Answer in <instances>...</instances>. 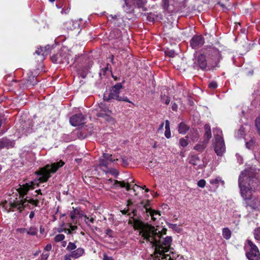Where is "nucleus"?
<instances>
[{"label": "nucleus", "mask_w": 260, "mask_h": 260, "mask_svg": "<svg viewBox=\"0 0 260 260\" xmlns=\"http://www.w3.org/2000/svg\"><path fill=\"white\" fill-rule=\"evenodd\" d=\"M136 226L143 240L155 247L154 260H173L169 252L172 242L171 236H167L166 232L158 231L153 226L148 224L140 223Z\"/></svg>", "instance_id": "obj_1"}, {"label": "nucleus", "mask_w": 260, "mask_h": 260, "mask_svg": "<svg viewBox=\"0 0 260 260\" xmlns=\"http://www.w3.org/2000/svg\"><path fill=\"white\" fill-rule=\"evenodd\" d=\"M239 186L241 196L247 206L255 210L260 209V200L252 196L259 186V181L255 170L250 168L242 172L239 177Z\"/></svg>", "instance_id": "obj_2"}, {"label": "nucleus", "mask_w": 260, "mask_h": 260, "mask_svg": "<svg viewBox=\"0 0 260 260\" xmlns=\"http://www.w3.org/2000/svg\"><path fill=\"white\" fill-rule=\"evenodd\" d=\"M36 182V181H31L29 183H26L25 184L20 185L18 190L20 196L22 197V199L20 200H17L13 202H10L4 205L8 212L15 210H18L19 212H21L25 208L29 206V204H31L36 207L38 206L39 200L38 199L34 200L33 199H30L28 200L26 198L23 199L24 196L27 193L29 189L34 188V185L37 184Z\"/></svg>", "instance_id": "obj_3"}, {"label": "nucleus", "mask_w": 260, "mask_h": 260, "mask_svg": "<svg viewBox=\"0 0 260 260\" xmlns=\"http://www.w3.org/2000/svg\"><path fill=\"white\" fill-rule=\"evenodd\" d=\"M64 164V162L63 161L60 160L51 165H47L44 167L41 168L36 172L37 175L40 176L38 180L41 182H46L50 177L51 174L55 173L58 169L62 167Z\"/></svg>", "instance_id": "obj_4"}, {"label": "nucleus", "mask_w": 260, "mask_h": 260, "mask_svg": "<svg viewBox=\"0 0 260 260\" xmlns=\"http://www.w3.org/2000/svg\"><path fill=\"white\" fill-rule=\"evenodd\" d=\"M185 0H162L161 6L164 11L168 13H176L184 8Z\"/></svg>", "instance_id": "obj_5"}, {"label": "nucleus", "mask_w": 260, "mask_h": 260, "mask_svg": "<svg viewBox=\"0 0 260 260\" xmlns=\"http://www.w3.org/2000/svg\"><path fill=\"white\" fill-rule=\"evenodd\" d=\"M214 135V150L218 156H222L225 151V146L222 131L215 128L213 130Z\"/></svg>", "instance_id": "obj_6"}, {"label": "nucleus", "mask_w": 260, "mask_h": 260, "mask_svg": "<svg viewBox=\"0 0 260 260\" xmlns=\"http://www.w3.org/2000/svg\"><path fill=\"white\" fill-rule=\"evenodd\" d=\"M123 88L122 83H118L113 86L109 93L108 96L107 97L104 96V100L106 101H110L111 100L115 99L118 101H125L129 103H134L130 101L126 96H120L119 95L120 90Z\"/></svg>", "instance_id": "obj_7"}, {"label": "nucleus", "mask_w": 260, "mask_h": 260, "mask_svg": "<svg viewBox=\"0 0 260 260\" xmlns=\"http://www.w3.org/2000/svg\"><path fill=\"white\" fill-rule=\"evenodd\" d=\"M245 250L247 258L250 260H260V252L258 248L251 240H247Z\"/></svg>", "instance_id": "obj_8"}, {"label": "nucleus", "mask_w": 260, "mask_h": 260, "mask_svg": "<svg viewBox=\"0 0 260 260\" xmlns=\"http://www.w3.org/2000/svg\"><path fill=\"white\" fill-rule=\"evenodd\" d=\"M192 68L194 69L205 71L207 70V61L206 56L203 54H200L194 56L193 59Z\"/></svg>", "instance_id": "obj_9"}, {"label": "nucleus", "mask_w": 260, "mask_h": 260, "mask_svg": "<svg viewBox=\"0 0 260 260\" xmlns=\"http://www.w3.org/2000/svg\"><path fill=\"white\" fill-rule=\"evenodd\" d=\"M124 2L125 6H123V8L127 13L133 12L134 6L143 8L146 3V0H124Z\"/></svg>", "instance_id": "obj_10"}, {"label": "nucleus", "mask_w": 260, "mask_h": 260, "mask_svg": "<svg viewBox=\"0 0 260 260\" xmlns=\"http://www.w3.org/2000/svg\"><path fill=\"white\" fill-rule=\"evenodd\" d=\"M51 59L52 61L55 63H69V58L66 54L57 53L52 55Z\"/></svg>", "instance_id": "obj_11"}, {"label": "nucleus", "mask_w": 260, "mask_h": 260, "mask_svg": "<svg viewBox=\"0 0 260 260\" xmlns=\"http://www.w3.org/2000/svg\"><path fill=\"white\" fill-rule=\"evenodd\" d=\"M85 117L82 114H76L70 118V122L72 125L76 126L83 124L85 123Z\"/></svg>", "instance_id": "obj_12"}, {"label": "nucleus", "mask_w": 260, "mask_h": 260, "mask_svg": "<svg viewBox=\"0 0 260 260\" xmlns=\"http://www.w3.org/2000/svg\"><path fill=\"white\" fill-rule=\"evenodd\" d=\"M105 183L108 185H111L113 187H116L119 185L121 187H125L127 190H129L131 189V185L129 183L126 184L124 181H118L116 180L108 179L106 180Z\"/></svg>", "instance_id": "obj_13"}, {"label": "nucleus", "mask_w": 260, "mask_h": 260, "mask_svg": "<svg viewBox=\"0 0 260 260\" xmlns=\"http://www.w3.org/2000/svg\"><path fill=\"white\" fill-rule=\"evenodd\" d=\"M204 44V39L202 36H195L190 40V46L193 49H198Z\"/></svg>", "instance_id": "obj_14"}, {"label": "nucleus", "mask_w": 260, "mask_h": 260, "mask_svg": "<svg viewBox=\"0 0 260 260\" xmlns=\"http://www.w3.org/2000/svg\"><path fill=\"white\" fill-rule=\"evenodd\" d=\"M149 204V202L148 201L147 203L144 205V207L146 209V212L151 216V218L153 221L159 219L161 215L160 211H156L150 208H148Z\"/></svg>", "instance_id": "obj_15"}, {"label": "nucleus", "mask_w": 260, "mask_h": 260, "mask_svg": "<svg viewBox=\"0 0 260 260\" xmlns=\"http://www.w3.org/2000/svg\"><path fill=\"white\" fill-rule=\"evenodd\" d=\"M189 162L193 166H197V169H202L205 167L203 164L202 163L200 157L197 155H192L188 158Z\"/></svg>", "instance_id": "obj_16"}, {"label": "nucleus", "mask_w": 260, "mask_h": 260, "mask_svg": "<svg viewBox=\"0 0 260 260\" xmlns=\"http://www.w3.org/2000/svg\"><path fill=\"white\" fill-rule=\"evenodd\" d=\"M14 143L7 138H2L0 139V149L3 148H9L13 147Z\"/></svg>", "instance_id": "obj_17"}, {"label": "nucleus", "mask_w": 260, "mask_h": 260, "mask_svg": "<svg viewBox=\"0 0 260 260\" xmlns=\"http://www.w3.org/2000/svg\"><path fill=\"white\" fill-rule=\"evenodd\" d=\"M186 136L188 139H190L192 142H196L200 137V134L197 129L192 128Z\"/></svg>", "instance_id": "obj_18"}, {"label": "nucleus", "mask_w": 260, "mask_h": 260, "mask_svg": "<svg viewBox=\"0 0 260 260\" xmlns=\"http://www.w3.org/2000/svg\"><path fill=\"white\" fill-rule=\"evenodd\" d=\"M84 254L85 250L82 247L76 248L74 251L70 253L71 256H72V257L74 259L78 258L83 256Z\"/></svg>", "instance_id": "obj_19"}, {"label": "nucleus", "mask_w": 260, "mask_h": 260, "mask_svg": "<svg viewBox=\"0 0 260 260\" xmlns=\"http://www.w3.org/2000/svg\"><path fill=\"white\" fill-rule=\"evenodd\" d=\"M32 122L29 120L25 121L22 125V128L26 134L31 133L32 131Z\"/></svg>", "instance_id": "obj_20"}, {"label": "nucleus", "mask_w": 260, "mask_h": 260, "mask_svg": "<svg viewBox=\"0 0 260 260\" xmlns=\"http://www.w3.org/2000/svg\"><path fill=\"white\" fill-rule=\"evenodd\" d=\"M205 133L204 135V141L207 143H208L209 140L212 137L211 127L209 124H206L204 125Z\"/></svg>", "instance_id": "obj_21"}, {"label": "nucleus", "mask_w": 260, "mask_h": 260, "mask_svg": "<svg viewBox=\"0 0 260 260\" xmlns=\"http://www.w3.org/2000/svg\"><path fill=\"white\" fill-rule=\"evenodd\" d=\"M50 48V46L49 45L45 46V47H41L36 51V53L38 55H42L44 57L49 53Z\"/></svg>", "instance_id": "obj_22"}, {"label": "nucleus", "mask_w": 260, "mask_h": 260, "mask_svg": "<svg viewBox=\"0 0 260 260\" xmlns=\"http://www.w3.org/2000/svg\"><path fill=\"white\" fill-rule=\"evenodd\" d=\"M100 108L101 109V112L98 113L97 116L98 117H104L105 115H108V114H111L112 113V111L103 105H102V106L100 107Z\"/></svg>", "instance_id": "obj_23"}, {"label": "nucleus", "mask_w": 260, "mask_h": 260, "mask_svg": "<svg viewBox=\"0 0 260 260\" xmlns=\"http://www.w3.org/2000/svg\"><path fill=\"white\" fill-rule=\"evenodd\" d=\"M210 183L215 188H217L220 184L223 186L224 184V181L220 177L210 179Z\"/></svg>", "instance_id": "obj_24"}, {"label": "nucleus", "mask_w": 260, "mask_h": 260, "mask_svg": "<svg viewBox=\"0 0 260 260\" xmlns=\"http://www.w3.org/2000/svg\"><path fill=\"white\" fill-rule=\"evenodd\" d=\"M189 127L184 122H181L178 125V132L181 134H185L189 130Z\"/></svg>", "instance_id": "obj_25"}, {"label": "nucleus", "mask_w": 260, "mask_h": 260, "mask_svg": "<svg viewBox=\"0 0 260 260\" xmlns=\"http://www.w3.org/2000/svg\"><path fill=\"white\" fill-rule=\"evenodd\" d=\"M208 143H206L204 141L199 144L196 145L193 147V149L197 150L200 152H203L206 147Z\"/></svg>", "instance_id": "obj_26"}, {"label": "nucleus", "mask_w": 260, "mask_h": 260, "mask_svg": "<svg viewBox=\"0 0 260 260\" xmlns=\"http://www.w3.org/2000/svg\"><path fill=\"white\" fill-rule=\"evenodd\" d=\"M161 19V15L155 14L153 13H150L147 16V20L149 21H157Z\"/></svg>", "instance_id": "obj_27"}, {"label": "nucleus", "mask_w": 260, "mask_h": 260, "mask_svg": "<svg viewBox=\"0 0 260 260\" xmlns=\"http://www.w3.org/2000/svg\"><path fill=\"white\" fill-rule=\"evenodd\" d=\"M212 56L215 60L219 61L221 58V54L219 51L215 48H212L211 49Z\"/></svg>", "instance_id": "obj_28"}, {"label": "nucleus", "mask_w": 260, "mask_h": 260, "mask_svg": "<svg viewBox=\"0 0 260 260\" xmlns=\"http://www.w3.org/2000/svg\"><path fill=\"white\" fill-rule=\"evenodd\" d=\"M222 233V236L225 239L229 240L231 237L232 232L229 228H223Z\"/></svg>", "instance_id": "obj_29"}, {"label": "nucleus", "mask_w": 260, "mask_h": 260, "mask_svg": "<svg viewBox=\"0 0 260 260\" xmlns=\"http://www.w3.org/2000/svg\"><path fill=\"white\" fill-rule=\"evenodd\" d=\"M67 234L72 235L76 232V231L78 229L77 226L73 225L72 223H68L67 224Z\"/></svg>", "instance_id": "obj_30"}, {"label": "nucleus", "mask_w": 260, "mask_h": 260, "mask_svg": "<svg viewBox=\"0 0 260 260\" xmlns=\"http://www.w3.org/2000/svg\"><path fill=\"white\" fill-rule=\"evenodd\" d=\"M77 248V245L75 242H70L68 243L66 247V250L70 252L71 253L73 251H74Z\"/></svg>", "instance_id": "obj_31"}, {"label": "nucleus", "mask_w": 260, "mask_h": 260, "mask_svg": "<svg viewBox=\"0 0 260 260\" xmlns=\"http://www.w3.org/2000/svg\"><path fill=\"white\" fill-rule=\"evenodd\" d=\"M189 144L188 139L187 138V136L184 138H182L180 139L179 141V145L180 146L182 147H186Z\"/></svg>", "instance_id": "obj_32"}, {"label": "nucleus", "mask_w": 260, "mask_h": 260, "mask_svg": "<svg viewBox=\"0 0 260 260\" xmlns=\"http://www.w3.org/2000/svg\"><path fill=\"white\" fill-rule=\"evenodd\" d=\"M38 233L37 228L32 226L27 229V235L30 236H35Z\"/></svg>", "instance_id": "obj_33"}, {"label": "nucleus", "mask_w": 260, "mask_h": 260, "mask_svg": "<svg viewBox=\"0 0 260 260\" xmlns=\"http://www.w3.org/2000/svg\"><path fill=\"white\" fill-rule=\"evenodd\" d=\"M83 217L85 218L84 221L88 226H90V223H93L95 220V217L92 215L90 217L87 215H84Z\"/></svg>", "instance_id": "obj_34"}, {"label": "nucleus", "mask_w": 260, "mask_h": 260, "mask_svg": "<svg viewBox=\"0 0 260 260\" xmlns=\"http://www.w3.org/2000/svg\"><path fill=\"white\" fill-rule=\"evenodd\" d=\"M64 238L65 236L63 234H59L54 237V240L56 242H59L62 241Z\"/></svg>", "instance_id": "obj_35"}, {"label": "nucleus", "mask_w": 260, "mask_h": 260, "mask_svg": "<svg viewBox=\"0 0 260 260\" xmlns=\"http://www.w3.org/2000/svg\"><path fill=\"white\" fill-rule=\"evenodd\" d=\"M73 210L71 212L70 214V216L71 218L72 219L73 221L74 222V219L76 218V215H77L79 213V211L76 208H73Z\"/></svg>", "instance_id": "obj_36"}, {"label": "nucleus", "mask_w": 260, "mask_h": 260, "mask_svg": "<svg viewBox=\"0 0 260 260\" xmlns=\"http://www.w3.org/2000/svg\"><path fill=\"white\" fill-rule=\"evenodd\" d=\"M109 164H110V162L107 160H106L105 158H104L103 156H102V158H101L100 159L99 165L100 166L107 167Z\"/></svg>", "instance_id": "obj_37"}, {"label": "nucleus", "mask_w": 260, "mask_h": 260, "mask_svg": "<svg viewBox=\"0 0 260 260\" xmlns=\"http://www.w3.org/2000/svg\"><path fill=\"white\" fill-rule=\"evenodd\" d=\"M112 155L108 153H103V157L107 160L110 163L113 162L115 159H113Z\"/></svg>", "instance_id": "obj_38"}, {"label": "nucleus", "mask_w": 260, "mask_h": 260, "mask_svg": "<svg viewBox=\"0 0 260 260\" xmlns=\"http://www.w3.org/2000/svg\"><path fill=\"white\" fill-rule=\"evenodd\" d=\"M161 100L162 102L165 103L167 105H168L170 102V98L166 95H161Z\"/></svg>", "instance_id": "obj_39"}, {"label": "nucleus", "mask_w": 260, "mask_h": 260, "mask_svg": "<svg viewBox=\"0 0 260 260\" xmlns=\"http://www.w3.org/2000/svg\"><path fill=\"white\" fill-rule=\"evenodd\" d=\"M254 237L255 239L260 241V228L256 229L254 231Z\"/></svg>", "instance_id": "obj_40"}, {"label": "nucleus", "mask_w": 260, "mask_h": 260, "mask_svg": "<svg viewBox=\"0 0 260 260\" xmlns=\"http://www.w3.org/2000/svg\"><path fill=\"white\" fill-rule=\"evenodd\" d=\"M111 114H108V115H105L104 118L108 122L114 123H115V120L111 116Z\"/></svg>", "instance_id": "obj_41"}, {"label": "nucleus", "mask_w": 260, "mask_h": 260, "mask_svg": "<svg viewBox=\"0 0 260 260\" xmlns=\"http://www.w3.org/2000/svg\"><path fill=\"white\" fill-rule=\"evenodd\" d=\"M206 181L204 179H201L198 182L197 185L200 187L204 188L206 185Z\"/></svg>", "instance_id": "obj_42"}, {"label": "nucleus", "mask_w": 260, "mask_h": 260, "mask_svg": "<svg viewBox=\"0 0 260 260\" xmlns=\"http://www.w3.org/2000/svg\"><path fill=\"white\" fill-rule=\"evenodd\" d=\"M16 231L17 233L21 234L26 233L27 234V229L26 228H18Z\"/></svg>", "instance_id": "obj_43"}, {"label": "nucleus", "mask_w": 260, "mask_h": 260, "mask_svg": "<svg viewBox=\"0 0 260 260\" xmlns=\"http://www.w3.org/2000/svg\"><path fill=\"white\" fill-rule=\"evenodd\" d=\"M209 87L210 89H215L217 87V84L215 81H211L209 84Z\"/></svg>", "instance_id": "obj_44"}, {"label": "nucleus", "mask_w": 260, "mask_h": 260, "mask_svg": "<svg viewBox=\"0 0 260 260\" xmlns=\"http://www.w3.org/2000/svg\"><path fill=\"white\" fill-rule=\"evenodd\" d=\"M168 226L170 228L173 229V230L177 231L179 229L178 226L177 224L174 223H169Z\"/></svg>", "instance_id": "obj_45"}, {"label": "nucleus", "mask_w": 260, "mask_h": 260, "mask_svg": "<svg viewBox=\"0 0 260 260\" xmlns=\"http://www.w3.org/2000/svg\"><path fill=\"white\" fill-rule=\"evenodd\" d=\"M165 136L167 139H169L171 137L170 129H166L165 132Z\"/></svg>", "instance_id": "obj_46"}, {"label": "nucleus", "mask_w": 260, "mask_h": 260, "mask_svg": "<svg viewBox=\"0 0 260 260\" xmlns=\"http://www.w3.org/2000/svg\"><path fill=\"white\" fill-rule=\"evenodd\" d=\"M67 228H63L62 227H60L57 229V231L58 233L64 232L67 233Z\"/></svg>", "instance_id": "obj_47"}, {"label": "nucleus", "mask_w": 260, "mask_h": 260, "mask_svg": "<svg viewBox=\"0 0 260 260\" xmlns=\"http://www.w3.org/2000/svg\"><path fill=\"white\" fill-rule=\"evenodd\" d=\"M103 260H114V259L112 257L107 255L106 253H104Z\"/></svg>", "instance_id": "obj_48"}, {"label": "nucleus", "mask_w": 260, "mask_h": 260, "mask_svg": "<svg viewBox=\"0 0 260 260\" xmlns=\"http://www.w3.org/2000/svg\"><path fill=\"white\" fill-rule=\"evenodd\" d=\"M49 256V253H43L41 255V259L42 260H46Z\"/></svg>", "instance_id": "obj_49"}, {"label": "nucleus", "mask_w": 260, "mask_h": 260, "mask_svg": "<svg viewBox=\"0 0 260 260\" xmlns=\"http://www.w3.org/2000/svg\"><path fill=\"white\" fill-rule=\"evenodd\" d=\"M32 83H29V84H30L32 86H34L35 85H36L38 81H37V79L35 77H33L32 78ZM27 84H29V80H28V81H27Z\"/></svg>", "instance_id": "obj_50"}, {"label": "nucleus", "mask_w": 260, "mask_h": 260, "mask_svg": "<svg viewBox=\"0 0 260 260\" xmlns=\"http://www.w3.org/2000/svg\"><path fill=\"white\" fill-rule=\"evenodd\" d=\"M52 249V245L51 244H48L44 248V250L47 251H49Z\"/></svg>", "instance_id": "obj_51"}, {"label": "nucleus", "mask_w": 260, "mask_h": 260, "mask_svg": "<svg viewBox=\"0 0 260 260\" xmlns=\"http://www.w3.org/2000/svg\"><path fill=\"white\" fill-rule=\"evenodd\" d=\"M165 129H170V122L168 120H166L165 121Z\"/></svg>", "instance_id": "obj_52"}, {"label": "nucleus", "mask_w": 260, "mask_h": 260, "mask_svg": "<svg viewBox=\"0 0 260 260\" xmlns=\"http://www.w3.org/2000/svg\"><path fill=\"white\" fill-rule=\"evenodd\" d=\"M72 256H71V254H66L64 256V259L63 260H72L71 259Z\"/></svg>", "instance_id": "obj_53"}, {"label": "nucleus", "mask_w": 260, "mask_h": 260, "mask_svg": "<svg viewBox=\"0 0 260 260\" xmlns=\"http://www.w3.org/2000/svg\"><path fill=\"white\" fill-rule=\"evenodd\" d=\"M243 130L241 128L240 129H239L237 133V135L238 136H242L243 135Z\"/></svg>", "instance_id": "obj_54"}, {"label": "nucleus", "mask_w": 260, "mask_h": 260, "mask_svg": "<svg viewBox=\"0 0 260 260\" xmlns=\"http://www.w3.org/2000/svg\"><path fill=\"white\" fill-rule=\"evenodd\" d=\"M175 52L174 51H170L168 52V54L171 57H174Z\"/></svg>", "instance_id": "obj_55"}, {"label": "nucleus", "mask_w": 260, "mask_h": 260, "mask_svg": "<svg viewBox=\"0 0 260 260\" xmlns=\"http://www.w3.org/2000/svg\"><path fill=\"white\" fill-rule=\"evenodd\" d=\"M177 108H178V106L175 103H174L173 105H172V109L173 111H176L177 110Z\"/></svg>", "instance_id": "obj_56"}, {"label": "nucleus", "mask_w": 260, "mask_h": 260, "mask_svg": "<svg viewBox=\"0 0 260 260\" xmlns=\"http://www.w3.org/2000/svg\"><path fill=\"white\" fill-rule=\"evenodd\" d=\"M128 210L129 209L127 208V209H124L123 210L121 211V212L123 214H126L128 213Z\"/></svg>", "instance_id": "obj_57"}, {"label": "nucleus", "mask_w": 260, "mask_h": 260, "mask_svg": "<svg viewBox=\"0 0 260 260\" xmlns=\"http://www.w3.org/2000/svg\"><path fill=\"white\" fill-rule=\"evenodd\" d=\"M217 5H219L221 8H222V9L224 10V9H226V7L225 6V5L223 4H222L221 2H218L217 3Z\"/></svg>", "instance_id": "obj_58"}, {"label": "nucleus", "mask_w": 260, "mask_h": 260, "mask_svg": "<svg viewBox=\"0 0 260 260\" xmlns=\"http://www.w3.org/2000/svg\"><path fill=\"white\" fill-rule=\"evenodd\" d=\"M236 156L238 158V160L240 164H242V158L238 154H237Z\"/></svg>", "instance_id": "obj_59"}, {"label": "nucleus", "mask_w": 260, "mask_h": 260, "mask_svg": "<svg viewBox=\"0 0 260 260\" xmlns=\"http://www.w3.org/2000/svg\"><path fill=\"white\" fill-rule=\"evenodd\" d=\"M35 216V213L34 211H31L30 214H29V217L30 219H32V218H34Z\"/></svg>", "instance_id": "obj_60"}, {"label": "nucleus", "mask_w": 260, "mask_h": 260, "mask_svg": "<svg viewBox=\"0 0 260 260\" xmlns=\"http://www.w3.org/2000/svg\"><path fill=\"white\" fill-rule=\"evenodd\" d=\"M164 123H161L160 124V125H159V127H158V131H159V130H161V129H163V127H164Z\"/></svg>", "instance_id": "obj_61"}, {"label": "nucleus", "mask_w": 260, "mask_h": 260, "mask_svg": "<svg viewBox=\"0 0 260 260\" xmlns=\"http://www.w3.org/2000/svg\"><path fill=\"white\" fill-rule=\"evenodd\" d=\"M61 242H62V243H61V246H62V247H66V245H67V242H66V241H63V240L62 241H61Z\"/></svg>", "instance_id": "obj_62"}, {"label": "nucleus", "mask_w": 260, "mask_h": 260, "mask_svg": "<svg viewBox=\"0 0 260 260\" xmlns=\"http://www.w3.org/2000/svg\"><path fill=\"white\" fill-rule=\"evenodd\" d=\"M110 18H111L112 19H116L117 18V16L116 15H114V16H113V15H110L109 16V17L108 18L109 20H111V19H110Z\"/></svg>", "instance_id": "obj_63"}, {"label": "nucleus", "mask_w": 260, "mask_h": 260, "mask_svg": "<svg viewBox=\"0 0 260 260\" xmlns=\"http://www.w3.org/2000/svg\"><path fill=\"white\" fill-rule=\"evenodd\" d=\"M133 203L131 201H128L127 203V206L129 207L131 205H132Z\"/></svg>", "instance_id": "obj_64"}]
</instances>
